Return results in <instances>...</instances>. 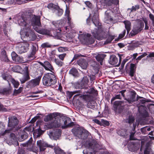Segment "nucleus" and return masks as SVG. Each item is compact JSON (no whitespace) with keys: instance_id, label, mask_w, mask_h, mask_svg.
<instances>
[{"instance_id":"dca6fc26","label":"nucleus","mask_w":154,"mask_h":154,"mask_svg":"<svg viewBox=\"0 0 154 154\" xmlns=\"http://www.w3.org/2000/svg\"><path fill=\"white\" fill-rule=\"evenodd\" d=\"M136 93L134 92H132L127 96V98H125V100H126L129 103H131L136 100H138L139 99L142 98V97L137 96V98H136Z\"/></svg>"},{"instance_id":"a211bd4d","label":"nucleus","mask_w":154,"mask_h":154,"mask_svg":"<svg viewBox=\"0 0 154 154\" xmlns=\"http://www.w3.org/2000/svg\"><path fill=\"white\" fill-rule=\"evenodd\" d=\"M63 121V123L64 125L62 126V128L63 129H65L67 128L70 127L74 125V123L73 122H71L70 123L68 122H70L71 120L68 117H63L62 118Z\"/></svg>"},{"instance_id":"338daca9","label":"nucleus","mask_w":154,"mask_h":154,"mask_svg":"<svg viewBox=\"0 0 154 154\" xmlns=\"http://www.w3.org/2000/svg\"><path fill=\"white\" fill-rule=\"evenodd\" d=\"M85 4L89 8H91L92 7V4L89 1H87L85 2Z\"/></svg>"},{"instance_id":"37998d69","label":"nucleus","mask_w":154,"mask_h":154,"mask_svg":"<svg viewBox=\"0 0 154 154\" xmlns=\"http://www.w3.org/2000/svg\"><path fill=\"white\" fill-rule=\"evenodd\" d=\"M124 102L123 101H115L114 104V107L116 109L118 106L121 105Z\"/></svg>"},{"instance_id":"b1692460","label":"nucleus","mask_w":154,"mask_h":154,"mask_svg":"<svg viewBox=\"0 0 154 154\" xmlns=\"http://www.w3.org/2000/svg\"><path fill=\"white\" fill-rule=\"evenodd\" d=\"M106 55L104 54L96 53L94 54V57L96 60L100 62L101 65H102L103 60Z\"/></svg>"},{"instance_id":"0e129e2a","label":"nucleus","mask_w":154,"mask_h":154,"mask_svg":"<svg viewBox=\"0 0 154 154\" xmlns=\"http://www.w3.org/2000/svg\"><path fill=\"white\" fill-rule=\"evenodd\" d=\"M78 94V92L77 91H75L72 92H70L69 93V95L70 97H71L74 94Z\"/></svg>"},{"instance_id":"6ab92c4d","label":"nucleus","mask_w":154,"mask_h":154,"mask_svg":"<svg viewBox=\"0 0 154 154\" xmlns=\"http://www.w3.org/2000/svg\"><path fill=\"white\" fill-rule=\"evenodd\" d=\"M41 78V76H39L38 78L31 80L28 82V85L31 88H33L38 85L39 84Z\"/></svg>"},{"instance_id":"bf43d9fd","label":"nucleus","mask_w":154,"mask_h":154,"mask_svg":"<svg viewBox=\"0 0 154 154\" xmlns=\"http://www.w3.org/2000/svg\"><path fill=\"white\" fill-rule=\"evenodd\" d=\"M35 52H32L28 56L29 58L31 59H33L35 58Z\"/></svg>"},{"instance_id":"09e8293b","label":"nucleus","mask_w":154,"mask_h":154,"mask_svg":"<svg viewBox=\"0 0 154 154\" xmlns=\"http://www.w3.org/2000/svg\"><path fill=\"white\" fill-rule=\"evenodd\" d=\"M2 76L4 80H7L8 82H9V80L11 78V76H8V74L5 73H3L2 74Z\"/></svg>"},{"instance_id":"5701e85b","label":"nucleus","mask_w":154,"mask_h":154,"mask_svg":"<svg viewBox=\"0 0 154 154\" xmlns=\"http://www.w3.org/2000/svg\"><path fill=\"white\" fill-rule=\"evenodd\" d=\"M26 131H29V128H25L24 130L21 131L20 137H19L20 141H23L27 138L28 134L26 132Z\"/></svg>"},{"instance_id":"f03ea898","label":"nucleus","mask_w":154,"mask_h":154,"mask_svg":"<svg viewBox=\"0 0 154 154\" xmlns=\"http://www.w3.org/2000/svg\"><path fill=\"white\" fill-rule=\"evenodd\" d=\"M40 17L39 16H35L31 14L23 15L18 20V23L20 26H24V30L27 36L32 37V39L34 40L36 38V35L30 29V25L28 23L31 22L33 26H37L40 27L41 26L40 21Z\"/></svg>"},{"instance_id":"f3484780","label":"nucleus","mask_w":154,"mask_h":154,"mask_svg":"<svg viewBox=\"0 0 154 154\" xmlns=\"http://www.w3.org/2000/svg\"><path fill=\"white\" fill-rule=\"evenodd\" d=\"M118 12V10L116 8H114L113 10L110 9L106 11L105 13V18L107 20H112V18L111 15L112 14H116Z\"/></svg>"},{"instance_id":"c85d7f7f","label":"nucleus","mask_w":154,"mask_h":154,"mask_svg":"<svg viewBox=\"0 0 154 154\" xmlns=\"http://www.w3.org/2000/svg\"><path fill=\"white\" fill-rule=\"evenodd\" d=\"M104 6H109L113 3V0H97Z\"/></svg>"},{"instance_id":"49530a36","label":"nucleus","mask_w":154,"mask_h":154,"mask_svg":"<svg viewBox=\"0 0 154 154\" xmlns=\"http://www.w3.org/2000/svg\"><path fill=\"white\" fill-rule=\"evenodd\" d=\"M134 120L135 119L134 117L130 116L126 120L125 122L129 124H131L134 121Z\"/></svg>"},{"instance_id":"3c124183","label":"nucleus","mask_w":154,"mask_h":154,"mask_svg":"<svg viewBox=\"0 0 154 154\" xmlns=\"http://www.w3.org/2000/svg\"><path fill=\"white\" fill-rule=\"evenodd\" d=\"M22 90V88L20 87L18 90H14L13 93V95L16 96L18 94L20 93Z\"/></svg>"},{"instance_id":"69168bd1","label":"nucleus","mask_w":154,"mask_h":154,"mask_svg":"<svg viewBox=\"0 0 154 154\" xmlns=\"http://www.w3.org/2000/svg\"><path fill=\"white\" fill-rule=\"evenodd\" d=\"M134 133L132 132L130 136V139L131 140H134L136 139L134 137Z\"/></svg>"},{"instance_id":"393cba45","label":"nucleus","mask_w":154,"mask_h":154,"mask_svg":"<svg viewBox=\"0 0 154 154\" xmlns=\"http://www.w3.org/2000/svg\"><path fill=\"white\" fill-rule=\"evenodd\" d=\"M42 125H40L38 128L35 130L33 133L34 137L37 138L39 137L43 133V131L41 130Z\"/></svg>"},{"instance_id":"ddd939ff","label":"nucleus","mask_w":154,"mask_h":154,"mask_svg":"<svg viewBox=\"0 0 154 154\" xmlns=\"http://www.w3.org/2000/svg\"><path fill=\"white\" fill-rule=\"evenodd\" d=\"M49 10L53 12H55L56 15L58 17L61 16L63 13V10L58 6L53 4L52 3L49 4Z\"/></svg>"},{"instance_id":"6e6552de","label":"nucleus","mask_w":154,"mask_h":154,"mask_svg":"<svg viewBox=\"0 0 154 154\" xmlns=\"http://www.w3.org/2000/svg\"><path fill=\"white\" fill-rule=\"evenodd\" d=\"M72 131L76 137L85 139L88 136V131L79 127H75L72 130Z\"/></svg>"},{"instance_id":"de8ad7c7","label":"nucleus","mask_w":154,"mask_h":154,"mask_svg":"<svg viewBox=\"0 0 154 154\" xmlns=\"http://www.w3.org/2000/svg\"><path fill=\"white\" fill-rule=\"evenodd\" d=\"M151 130L150 128L148 126H146L143 128H142L141 129V132L144 134H146V131H149Z\"/></svg>"},{"instance_id":"052dcab7","label":"nucleus","mask_w":154,"mask_h":154,"mask_svg":"<svg viewBox=\"0 0 154 154\" xmlns=\"http://www.w3.org/2000/svg\"><path fill=\"white\" fill-rule=\"evenodd\" d=\"M149 17L150 19L152 20V24L154 27V16L152 14L150 13L149 15Z\"/></svg>"},{"instance_id":"72a5a7b5","label":"nucleus","mask_w":154,"mask_h":154,"mask_svg":"<svg viewBox=\"0 0 154 154\" xmlns=\"http://www.w3.org/2000/svg\"><path fill=\"white\" fill-rule=\"evenodd\" d=\"M125 28L127 30V33H128L131 29V22L128 20H125L123 22Z\"/></svg>"},{"instance_id":"13d9d810","label":"nucleus","mask_w":154,"mask_h":154,"mask_svg":"<svg viewBox=\"0 0 154 154\" xmlns=\"http://www.w3.org/2000/svg\"><path fill=\"white\" fill-rule=\"evenodd\" d=\"M131 57H127L126 58L123 60L122 61V64H121V67L122 68H123L124 67V65L125 63L127 62L128 60Z\"/></svg>"},{"instance_id":"603ef678","label":"nucleus","mask_w":154,"mask_h":154,"mask_svg":"<svg viewBox=\"0 0 154 154\" xmlns=\"http://www.w3.org/2000/svg\"><path fill=\"white\" fill-rule=\"evenodd\" d=\"M85 56L82 55L81 54H75L74 55V56L71 62H72L73 60H76L79 57H84Z\"/></svg>"},{"instance_id":"c03bdc74","label":"nucleus","mask_w":154,"mask_h":154,"mask_svg":"<svg viewBox=\"0 0 154 154\" xmlns=\"http://www.w3.org/2000/svg\"><path fill=\"white\" fill-rule=\"evenodd\" d=\"M10 81L12 83L13 85L15 88H17L18 87L19 85V83L18 82L15 81L13 79H11Z\"/></svg>"},{"instance_id":"c9c22d12","label":"nucleus","mask_w":154,"mask_h":154,"mask_svg":"<svg viewBox=\"0 0 154 154\" xmlns=\"http://www.w3.org/2000/svg\"><path fill=\"white\" fill-rule=\"evenodd\" d=\"M30 79L29 76L28 74H25L20 79V80L21 83L23 84Z\"/></svg>"},{"instance_id":"e2e57ef3","label":"nucleus","mask_w":154,"mask_h":154,"mask_svg":"<svg viewBox=\"0 0 154 154\" xmlns=\"http://www.w3.org/2000/svg\"><path fill=\"white\" fill-rule=\"evenodd\" d=\"M48 62L45 61L43 63V67H44L45 69L46 70H48Z\"/></svg>"},{"instance_id":"79ce46f5","label":"nucleus","mask_w":154,"mask_h":154,"mask_svg":"<svg viewBox=\"0 0 154 154\" xmlns=\"http://www.w3.org/2000/svg\"><path fill=\"white\" fill-rule=\"evenodd\" d=\"M54 149L56 154H65V152L59 148L54 147Z\"/></svg>"},{"instance_id":"423d86ee","label":"nucleus","mask_w":154,"mask_h":154,"mask_svg":"<svg viewBox=\"0 0 154 154\" xmlns=\"http://www.w3.org/2000/svg\"><path fill=\"white\" fill-rule=\"evenodd\" d=\"M80 33L79 35L78 38L80 41L83 44L86 45H91L93 44L94 42L93 38L91 37L90 34L84 32L79 31Z\"/></svg>"},{"instance_id":"a18cd8bd","label":"nucleus","mask_w":154,"mask_h":154,"mask_svg":"<svg viewBox=\"0 0 154 154\" xmlns=\"http://www.w3.org/2000/svg\"><path fill=\"white\" fill-rule=\"evenodd\" d=\"M44 121L45 122L44 125V128L46 129H48V115L46 116L44 119Z\"/></svg>"},{"instance_id":"680f3d73","label":"nucleus","mask_w":154,"mask_h":154,"mask_svg":"<svg viewBox=\"0 0 154 154\" xmlns=\"http://www.w3.org/2000/svg\"><path fill=\"white\" fill-rule=\"evenodd\" d=\"M66 54L65 53H63L62 54H59L58 57L60 59L62 60H63L64 57H65Z\"/></svg>"},{"instance_id":"20e7f679","label":"nucleus","mask_w":154,"mask_h":154,"mask_svg":"<svg viewBox=\"0 0 154 154\" xmlns=\"http://www.w3.org/2000/svg\"><path fill=\"white\" fill-rule=\"evenodd\" d=\"M73 86L74 88L80 89V90L76 91L78 92V94L75 95L73 97L75 98L79 96L80 99L84 102L87 103V107L91 108L92 107V106L90 104L92 103L90 100V96L88 94H89L88 92L90 91L92 89L89 90L87 88H85L84 86H82V85H81V82L80 83L79 82H77L74 83Z\"/></svg>"},{"instance_id":"7c9ffc66","label":"nucleus","mask_w":154,"mask_h":154,"mask_svg":"<svg viewBox=\"0 0 154 154\" xmlns=\"http://www.w3.org/2000/svg\"><path fill=\"white\" fill-rule=\"evenodd\" d=\"M92 146H91V143H88V146L86 149L83 150V154H93L94 153L92 149Z\"/></svg>"},{"instance_id":"774afa93","label":"nucleus","mask_w":154,"mask_h":154,"mask_svg":"<svg viewBox=\"0 0 154 154\" xmlns=\"http://www.w3.org/2000/svg\"><path fill=\"white\" fill-rule=\"evenodd\" d=\"M18 154H24V150L22 149H19L18 152Z\"/></svg>"},{"instance_id":"6e6d98bb","label":"nucleus","mask_w":154,"mask_h":154,"mask_svg":"<svg viewBox=\"0 0 154 154\" xmlns=\"http://www.w3.org/2000/svg\"><path fill=\"white\" fill-rule=\"evenodd\" d=\"M38 148L35 146H33L30 148L29 149V151H32L35 152H37Z\"/></svg>"},{"instance_id":"c756f323","label":"nucleus","mask_w":154,"mask_h":154,"mask_svg":"<svg viewBox=\"0 0 154 154\" xmlns=\"http://www.w3.org/2000/svg\"><path fill=\"white\" fill-rule=\"evenodd\" d=\"M118 62V59L115 55L110 56L109 61V63L112 65L116 66Z\"/></svg>"},{"instance_id":"a878e982","label":"nucleus","mask_w":154,"mask_h":154,"mask_svg":"<svg viewBox=\"0 0 154 154\" xmlns=\"http://www.w3.org/2000/svg\"><path fill=\"white\" fill-rule=\"evenodd\" d=\"M77 64L80 66L82 68L85 69L87 67L88 63L86 60L83 59H80L77 61Z\"/></svg>"},{"instance_id":"412c9836","label":"nucleus","mask_w":154,"mask_h":154,"mask_svg":"<svg viewBox=\"0 0 154 154\" xmlns=\"http://www.w3.org/2000/svg\"><path fill=\"white\" fill-rule=\"evenodd\" d=\"M37 144L39 147L41 151H44L46 148L48 146V143L44 142L43 140H39L37 141Z\"/></svg>"},{"instance_id":"aec40b11","label":"nucleus","mask_w":154,"mask_h":154,"mask_svg":"<svg viewBox=\"0 0 154 154\" xmlns=\"http://www.w3.org/2000/svg\"><path fill=\"white\" fill-rule=\"evenodd\" d=\"M129 67L130 70L129 72V74L131 77H132L134 76V73L135 71V65L134 64L131 63H130L128 62L126 66V70H127L128 68Z\"/></svg>"},{"instance_id":"a19ab883","label":"nucleus","mask_w":154,"mask_h":154,"mask_svg":"<svg viewBox=\"0 0 154 154\" xmlns=\"http://www.w3.org/2000/svg\"><path fill=\"white\" fill-rule=\"evenodd\" d=\"M140 8V5H137L135 6H132L131 8H128V10H130V13L131 12L135 11Z\"/></svg>"},{"instance_id":"8fccbe9b","label":"nucleus","mask_w":154,"mask_h":154,"mask_svg":"<svg viewBox=\"0 0 154 154\" xmlns=\"http://www.w3.org/2000/svg\"><path fill=\"white\" fill-rule=\"evenodd\" d=\"M54 61L56 64L59 66L61 67L62 66L63 64V62L62 61L58 59H55Z\"/></svg>"},{"instance_id":"f257e3e1","label":"nucleus","mask_w":154,"mask_h":154,"mask_svg":"<svg viewBox=\"0 0 154 154\" xmlns=\"http://www.w3.org/2000/svg\"><path fill=\"white\" fill-rule=\"evenodd\" d=\"M96 6L97 8L94 9L93 11L94 14L92 20L95 26H97V29H95L94 30H92V34L95 38L99 40L106 38L104 42L105 44L110 43L114 39L115 36L111 35L108 32H105L102 29L101 26L100 25L98 17V10L100 9V7L97 4Z\"/></svg>"},{"instance_id":"bb28decb","label":"nucleus","mask_w":154,"mask_h":154,"mask_svg":"<svg viewBox=\"0 0 154 154\" xmlns=\"http://www.w3.org/2000/svg\"><path fill=\"white\" fill-rule=\"evenodd\" d=\"M132 144L128 147L129 150L132 152H134L138 150L139 147V145L137 143H136L133 142Z\"/></svg>"},{"instance_id":"5fc2aeb1","label":"nucleus","mask_w":154,"mask_h":154,"mask_svg":"<svg viewBox=\"0 0 154 154\" xmlns=\"http://www.w3.org/2000/svg\"><path fill=\"white\" fill-rule=\"evenodd\" d=\"M121 96L120 95V94H118L115 96V97H113L111 100V102H112V101H114L116 99H121Z\"/></svg>"},{"instance_id":"2eb2a0df","label":"nucleus","mask_w":154,"mask_h":154,"mask_svg":"<svg viewBox=\"0 0 154 154\" xmlns=\"http://www.w3.org/2000/svg\"><path fill=\"white\" fill-rule=\"evenodd\" d=\"M61 134V130L60 129H55L52 131H50L49 136L51 139L57 140L59 138Z\"/></svg>"},{"instance_id":"1a4fd4ad","label":"nucleus","mask_w":154,"mask_h":154,"mask_svg":"<svg viewBox=\"0 0 154 154\" xmlns=\"http://www.w3.org/2000/svg\"><path fill=\"white\" fill-rule=\"evenodd\" d=\"M82 86H84L85 88H87L89 90L92 89L90 91L88 92L89 94H88V96H90V100L92 103L94 101V94L96 93V91L93 88H89L88 87V78L86 76L84 77L80 82Z\"/></svg>"},{"instance_id":"2f4dec72","label":"nucleus","mask_w":154,"mask_h":154,"mask_svg":"<svg viewBox=\"0 0 154 154\" xmlns=\"http://www.w3.org/2000/svg\"><path fill=\"white\" fill-rule=\"evenodd\" d=\"M0 58L2 61L8 62L9 60L6 55V52L5 50H3L0 56Z\"/></svg>"},{"instance_id":"39448f33","label":"nucleus","mask_w":154,"mask_h":154,"mask_svg":"<svg viewBox=\"0 0 154 154\" xmlns=\"http://www.w3.org/2000/svg\"><path fill=\"white\" fill-rule=\"evenodd\" d=\"M59 114V113L57 112L49 114V120L53 121L49 124V128L60 127L62 128L63 121L62 118L60 116Z\"/></svg>"},{"instance_id":"ea45409f","label":"nucleus","mask_w":154,"mask_h":154,"mask_svg":"<svg viewBox=\"0 0 154 154\" xmlns=\"http://www.w3.org/2000/svg\"><path fill=\"white\" fill-rule=\"evenodd\" d=\"M57 32L55 30L49 31V37H53L56 38L57 37Z\"/></svg>"},{"instance_id":"4be33fe9","label":"nucleus","mask_w":154,"mask_h":154,"mask_svg":"<svg viewBox=\"0 0 154 154\" xmlns=\"http://www.w3.org/2000/svg\"><path fill=\"white\" fill-rule=\"evenodd\" d=\"M8 140L9 142V145H11L12 144H13L16 146L19 145L17 138L15 137V134L14 133H11L10 134Z\"/></svg>"},{"instance_id":"0eeeda50","label":"nucleus","mask_w":154,"mask_h":154,"mask_svg":"<svg viewBox=\"0 0 154 154\" xmlns=\"http://www.w3.org/2000/svg\"><path fill=\"white\" fill-rule=\"evenodd\" d=\"M8 119V127L10 131L12 130L15 131L20 129V127L18 126L19 121L16 117L11 116Z\"/></svg>"},{"instance_id":"4468645a","label":"nucleus","mask_w":154,"mask_h":154,"mask_svg":"<svg viewBox=\"0 0 154 154\" xmlns=\"http://www.w3.org/2000/svg\"><path fill=\"white\" fill-rule=\"evenodd\" d=\"M91 146H92V149L94 153V154H111L107 152H101L98 151L100 149H103V147L102 146L103 145H100L97 143H95L94 146L93 145H91Z\"/></svg>"},{"instance_id":"cd10ccee","label":"nucleus","mask_w":154,"mask_h":154,"mask_svg":"<svg viewBox=\"0 0 154 154\" xmlns=\"http://www.w3.org/2000/svg\"><path fill=\"white\" fill-rule=\"evenodd\" d=\"M12 57L13 60L17 63H23L24 62L23 57L18 56L16 54L15 56H12Z\"/></svg>"},{"instance_id":"9b49d317","label":"nucleus","mask_w":154,"mask_h":154,"mask_svg":"<svg viewBox=\"0 0 154 154\" xmlns=\"http://www.w3.org/2000/svg\"><path fill=\"white\" fill-rule=\"evenodd\" d=\"M49 71H51L52 73H49V86L54 85L52 87H55L54 85L57 82V79L54 73V70L53 66L49 63Z\"/></svg>"},{"instance_id":"f8f14e48","label":"nucleus","mask_w":154,"mask_h":154,"mask_svg":"<svg viewBox=\"0 0 154 154\" xmlns=\"http://www.w3.org/2000/svg\"><path fill=\"white\" fill-rule=\"evenodd\" d=\"M29 44L26 42H22L17 45L16 47V50L20 54L26 52L29 49Z\"/></svg>"},{"instance_id":"4c0bfd02","label":"nucleus","mask_w":154,"mask_h":154,"mask_svg":"<svg viewBox=\"0 0 154 154\" xmlns=\"http://www.w3.org/2000/svg\"><path fill=\"white\" fill-rule=\"evenodd\" d=\"M69 73L74 76H77L78 74L77 69L74 68H72L69 70Z\"/></svg>"},{"instance_id":"864d4df0","label":"nucleus","mask_w":154,"mask_h":154,"mask_svg":"<svg viewBox=\"0 0 154 154\" xmlns=\"http://www.w3.org/2000/svg\"><path fill=\"white\" fill-rule=\"evenodd\" d=\"M55 59H56L55 58V54L54 51H52L51 54H50L49 58V60H54Z\"/></svg>"},{"instance_id":"f704fd0d","label":"nucleus","mask_w":154,"mask_h":154,"mask_svg":"<svg viewBox=\"0 0 154 154\" xmlns=\"http://www.w3.org/2000/svg\"><path fill=\"white\" fill-rule=\"evenodd\" d=\"M34 29L37 32H38L39 33L42 34L46 35L48 34V31L46 29H41L38 28L36 26L34 28Z\"/></svg>"},{"instance_id":"e433bc0d","label":"nucleus","mask_w":154,"mask_h":154,"mask_svg":"<svg viewBox=\"0 0 154 154\" xmlns=\"http://www.w3.org/2000/svg\"><path fill=\"white\" fill-rule=\"evenodd\" d=\"M4 126L2 125L0 126V134L2 135H4L6 133H9L10 132V131L9 129L5 130Z\"/></svg>"},{"instance_id":"473e14b6","label":"nucleus","mask_w":154,"mask_h":154,"mask_svg":"<svg viewBox=\"0 0 154 154\" xmlns=\"http://www.w3.org/2000/svg\"><path fill=\"white\" fill-rule=\"evenodd\" d=\"M12 92L11 89L10 88H4L0 89V93L3 94L8 95Z\"/></svg>"},{"instance_id":"58836bf2","label":"nucleus","mask_w":154,"mask_h":154,"mask_svg":"<svg viewBox=\"0 0 154 154\" xmlns=\"http://www.w3.org/2000/svg\"><path fill=\"white\" fill-rule=\"evenodd\" d=\"M43 83L44 85L48 86V74H45L43 78Z\"/></svg>"},{"instance_id":"9d476101","label":"nucleus","mask_w":154,"mask_h":154,"mask_svg":"<svg viewBox=\"0 0 154 154\" xmlns=\"http://www.w3.org/2000/svg\"><path fill=\"white\" fill-rule=\"evenodd\" d=\"M143 22L139 19L137 20V23L134 26L132 31L130 32L131 36L135 35L140 32L144 27Z\"/></svg>"},{"instance_id":"7ed1b4c3","label":"nucleus","mask_w":154,"mask_h":154,"mask_svg":"<svg viewBox=\"0 0 154 154\" xmlns=\"http://www.w3.org/2000/svg\"><path fill=\"white\" fill-rule=\"evenodd\" d=\"M70 11L66 5V9L65 11V15L67 18L68 26H64L66 21L64 20H61L57 21H53L52 22L53 24L60 31H63L67 33L66 36L68 37L69 39H72L73 37V35L71 32L72 28L74 26L72 23L71 21V18L69 17Z\"/></svg>"},{"instance_id":"4d7b16f0","label":"nucleus","mask_w":154,"mask_h":154,"mask_svg":"<svg viewBox=\"0 0 154 154\" xmlns=\"http://www.w3.org/2000/svg\"><path fill=\"white\" fill-rule=\"evenodd\" d=\"M147 55V54L146 52H144L142 53V54L140 56L138 57L136 59V60H140L143 58L144 57Z\"/></svg>"}]
</instances>
